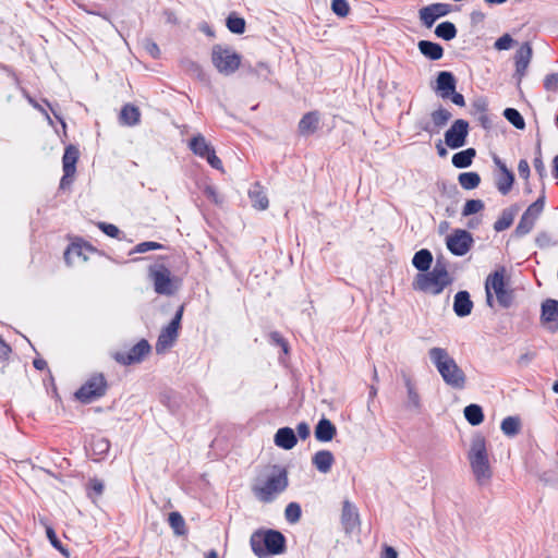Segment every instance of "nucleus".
<instances>
[{"label":"nucleus","mask_w":558,"mask_h":558,"mask_svg":"<svg viewBox=\"0 0 558 558\" xmlns=\"http://www.w3.org/2000/svg\"><path fill=\"white\" fill-rule=\"evenodd\" d=\"M428 355L446 385L457 390L465 388L466 375L446 349L430 348Z\"/></svg>","instance_id":"obj_1"},{"label":"nucleus","mask_w":558,"mask_h":558,"mask_svg":"<svg viewBox=\"0 0 558 558\" xmlns=\"http://www.w3.org/2000/svg\"><path fill=\"white\" fill-rule=\"evenodd\" d=\"M170 256H158L147 268V275L157 294L172 295L182 283V279L171 271Z\"/></svg>","instance_id":"obj_2"},{"label":"nucleus","mask_w":558,"mask_h":558,"mask_svg":"<svg viewBox=\"0 0 558 558\" xmlns=\"http://www.w3.org/2000/svg\"><path fill=\"white\" fill-rule=\"evenodd\" d=\"M452 279L445 264L436 263L430 271L420 272L415 276L412 287L415 291H421L432 295L440 294Z\"/></svg>","instance_id":"obj_3"},{"label":"nucleus","mask_w":558,"mask_h":558,"mask_svg":"<svg viewBox=\"0 0 558 558\" xmlns=\"http://www.w3.org/2000/svg\"><path fill=\"white\" fill-rule=\"evenodd\" d=\"M250 545L258 558H266L282 554L286 548V538L279 531L259 530L251 535Z\"/></svg>","instance_id":"obj_4"},{"label":"nucleus","mask_w":558,"mask_h":558,"mask_svg":"<svg viewBox=\"0 0 558 558\" xmlns=\"http://www.w3.org/2000/svg\"><path fill=\"white\" fill-rule=\"evenodd\" d=\"M486 303L494 306L493 295H496L500 306L508 308L513 302V290L509 288L506 269L504 267L489 274L485 281Z\"/></svg>","instance_id":"obj_5"},{"label":"nucleus","mask_w":558,"mask_h":558,"mask_svg":"<svg viewBox=\"0 0 558 558\" xmlns=\"http://www.w3.org/2000/svg\"><path fill=\"white\" fill-rule=\"evenodd\" d=\"M468 458L473 474L480 484L492 477L493 473L488 460L487 444L484 436L477 435L472 439Z\"/></svg>","instance_id":"obj_6"},{"label":"nucleus","mask_w":558,"mask_h":558,"mask_svg":"<svg viewBox=\"0 0 558 558\" xmlns=\"http://www.w3.org/2000/svg\"><path fill=\"white\" fill-rule=\"evenodd\" d=\"M288 483L286 470H279L268 475L265 481L254 484L252 492L259 501L267 504L286 490Z\"/></svg>","instance_id":"obj_7"},{"label":"nucleus","mask_w":558,"mask_h":558,"mask_svg":"<svg viewBox=\"0 0 558 558\" xmlns=\"http://www.w3.org/2000/svg\"><path fill=\"white\" fill-rule=\"evenodd\" d=\"M108 387L105 375L94 373L75 391L74 397L81 403L88 404L102 398L107 393Z\"/></svg>","instance_id":"obj_8"},{"label":"nucleus","mask_w":558,"mask_h":558,"mask_svg":"<svg viewBox=\"0 0 558 558\" xmlns=\"http://www.w3.org/2000/svg\"><path fill=\"white\" fill-rule=\"evenodd\" d=\"M211 62L223 75L233 74L241 65V56L230 47L215 45L211 49Z\"/></svg>","instance_id":"obj_9"},{"label":"nucleus","mask_w":558,"mask_h":558,"mask_svg":"<svg viewBox=\"0 0 558 558\" xmlns=\"http://www.w3.org/2000/svg\"><path fill=\"white\" fill-rule=\"evenodd\" d=\"M184 312V305H181L174 317L171 322L161 329L157 342H156V351L157 353H162L169 348L173 345L179 336V330L181 328V320Z\"/></svg>","instance_id":"obj_10"},{"label":"nucleus","mask_w":558,"mask_h":558,"mask_svg":"<svg viewBox=\"0 0 558 558\" xmlns=\"http://www.w3.org/2000/svg\"><path fill=\"white\" fill-rule=\"evenodd\" d=\"M189 148L194 155L206 159L214 169L223 170L221 159L216 155L215 148L206 141L204 135L193 136L189 142Z\"/></svg>","instance_id":"obj_11"},{"label":"nucleus","mask_w":558,"mask_h":558,"mask_svg":"<svg viewBox=\"0 0 558 558\" xmlns=\"http://www.w3.org/2000/svg\"><path fill=\"white\" fill-rule=\"evenodd\" d=\"M151 347L146 339H141L129 351H117L113 360L124 366L141 363L149 353Z\"/></svg>","instance_id":"obj_12"},{"label":"nucleus","mask_w":558,"mask_h":558,"mask_svg":"<svg viewBox=\"0 0 558 558\" xmlns=\"http://www.w3.org/2000/svg\"><path fill=\"white\" fill-rule=\"evenodd\" d=\"M80 159V149L73 144H69L64 148L62 156L63 175L60 180V187L65 189L70 186L76 174V163Z\"/></svg>","instance_id":"obj_13"},{"label":"nucleus","mask_w":558,"mask_h":558,"mask_svg":"<svg viewBox=\"0 0 558 558\" xmlns=\"http://www.w3.org/2000/svg\"><path fill=\"white\" fill-rule=\"evenodd\" d=\"M469 134V122L463 119L456 120L445 133V143L456 149L464 146Z\"/></svg>","instance_id":"obj_14"},{"label":"nucleus","mask_w":558,"mask_h":558,"mask_svg":"<svg viewBox=\"0 0 558 558\" xmlns=\"http://www.w3.org/2000/svg\"><path fill=\"white\" fill-rule=\"evenodd\" d=\"M450 12V4L437 2L421 8L418 10V17L422 25H424L427 28H430L438 19L446 16Z\"/></svg>","instance_id":"obj_15"},{"label":"nucleus","mask_w":558,"mask_h":558,"mask_svg":"<svg viewBox=\"0 0 558 558\" xmlns=\"http://www.w3.org/2000/svg\"><path fill=\"white\" fill-rule=\"evenodd\" d=\"M472 242L468 231L458 229L447 238V247L453 255L462 256L470 251Z\"/></svg>","instance_id":"obj_16"},{"label":"nucleus","mask_w":558,"mask_h":558,"mask_svg":"<svg viewBox=\"0 0 558 558\" xmlns=\"http://www.w3.org/2000/svg\"><path fill=\"white\" fill-rule=\"evenodd\" d=\"M494 163L498 169L496 187L500 194L508 195L514 184V174L499 157H494Z\"/></svg>","instance_id":"obj_17"},{"label":"nucleus","mask_w":558,"mask_h":558,"mask_svg":"<svg viewBox=\"0 0 558 558\" xmlns=\"http://www.w3.org/2000/svg\"><path fill=\"white\" fill-rule=\"evenodd\" d=\"M322 116L318 110L304 113L298 123V132L302 137H308L320 129Z\"/></svg>","instance_id":"obj_18"},{"label":"nucleus","mask_w":558,"mask_h":558,"mask_svg":"<svg viewBox=\"0 0 558 558\" xmlns=\"http://www.w3.org/2000/svg\"><path fill=\"white\" fill-rule=\"evenodd\" d=\"M341 524L345 533H352L361 525L357 508L349 500H344L342 504Z\"/></svg>","instance_id":"obj_19"},{"label":"nucleus","mask_w":558,"mask_h":558,"mask_svg":"<svg viewBox=\"0 0 558 558\" xmlns=\"http://www.w3.org/2000/svg\"><path fill=\"white\" fill-rule=\"evenodd\" d=\"M542 323L551 331L558 330V301L547 299L542 304Z\"/></svg>","instance_id":"obj_20"},{"label":"nucleus","mask_w":558,"mask_h":558,"mask_svg":"<svg viewBox=\"0 0 558 558\" xmlns=\"http://www.w3.org/2000/svg\"><path fill=\"white\" fill-rule=\"evenodd\" d=\"M436 90L442 98H448L456 90V78L451 72L441 71L437 75Z\"/></svg>","instance_id":"obj_21"},{"label":"nucleus","mask_w":558,"mask_h":558,"mask_svg":"<svg viewBox=\"0 0 558 558\" xmlns=\"http://www.w3.org/2000/svg\"><path fill=\"white\" fill-rule=\"evenodd\" d=\"M93 247L87 242L82 239H77L72 242L64 252V259L68 264H71L74 257H83V259H87L86 252H92Z\"/></svg>","instance_id":"obj_22"},{"label":"nucleus","mask_w":558,"mask_h":558,"mask_svg":"<svg viewBox=\"0 0 558 558\" xmlns=\"http://www.w3.org/2000/svg\"><path fill=\"white\" fill-rule=\"evenodd\" d=\"M473 302L471 301L468 291H459L454 295L453 311L459 317H464L471 314Z\"/></svg>","instance_id":"obj_23"},{"label":"nucleus","mask_w":558,"mask_h":558,"mask_svg":"<svg viewBox=\"0 0 558 558\" xmlns=\"http://www.w3.org/2000/svg\"><path fill=\"white\" fill-rule=\"evenodd\" d=\"M532 58V48L529 43H524L515 52L514 63L518 74L523 75Z\"/></svg>","instance_id":"obj_24"},{"label":"nucleus","mask_w":558,"mask_h":558,"mask_svg":"<svg viewBox=\"0 0 558 558\" xmlns=\"http://www.w3.org/2000/svg\"><path fill=\"white\" fill-rule=\"evenodd\" d=\"M312 463L320 473L326 474L331 470L335 457L329 450H319L313 456Z\"/></svg>","instance_id":"obj_25"},{"label":"nucleus","mask_w":558,"mask_h":558,"mask_svg":"<svg viewBox=\"0 0 558 558\" xmlns=\"http://www.w3.org/2000/svg\"><path fill=\"white\" fill-rule=\"evenodd\" d=\"M296 442H298V439L294 434V430L290 427H281L275 434L276 446H278L284 450L292 449L296 445Z\"/></svg>","instance_id":"obj_26"},{"label":"nucleus","mask_w":558,"mask_h":558,"mask_svg":"<svg viewBox=\"0 0 558 558\" xmlns=\"http://www.w3.org/2000/svg\"><path fill=\"white\" fill-rule=\"evenodd\" d=\"M337 434L336 426L328 420L322 418L315 427V437L318 441L328 442L333 439Z\"/></svg>","instance_id":"obj_27"},{"label":"nucleus","mask_w":558,"mask_h":558,"mask_svg":"<svg viewBox=\"0 0 558 558\" xmlns=\"http://www.w3.org/2000/svg\"><path fill=\"white\" fill-rule=\"evenodd\" d=\"M417 46L420 52L433 61L439 60L444 56V48L437 43L421 40Z\"/></svg>","instance_id":"obj_28"},{"label":"nucleus","mask_w":558,"mask_h":558,"mask_svg":"<svg viewBox=\"0 0 558 558\" xmlns=\"http://www.w3.org/2000/svg\"><path fill=\"white\" fill-rule=\"evenodd\" d=\"M432 263H433V255L426 248H423V250H420L418 252H416L412 259L413 266L421 272L428 271Z\"/></svg>","instance_id":"obj_29"},{"label":"nucleus","mask_w":558,"mask_h":558,"mask_svg":"<svg viewBox=\"0 0 558 558\" xmlns=\"http://www.w3.org/2000/svg\"><path fill=\"white\" fill-rule=\"evenodd\" d=\"M141 112L134 105L126 104L120 112V120L123 124L135 125L140 122Z\"/></svg>","instance_id":"obj_30"},{"label":"nucleus","mask_w":558,"mask_h":558,"mask_svg":"<svg viewBox=\"0 0 558 558\" xmlns=\"http://www.w3.org/2000/svg\"><path fill=\"white\" fill-rule=\"evenodd\" d=\"M168 523L177 536H184L187 534L185 520L180 512H170L168 515Z\"/></svg>","instance_id":"obj_31"},{"label":"nucleus","mask_w":558,"mask_h":558,"mask_svg":"<svg viewBox=\"0 0 558 558\" xmlns=\"http://www.w3.org/2000/svg\"><path fill=\"white\" fill-rule=\"evenodd\" d=\"M475 155L476 151L474 148H468L465 150L456 153L452 156V165L459 169L468 168L472 165Z\"/></svg>","instance_id":"obj_32"},{"label":"nucleus","mask_w":558,"mask_h":558,"mask_svg":"<svg viewBox=\"0 0 558 558\" xmlns=\"http://www.w3.org/2000/svg\"><path fill=\"white\" fill-rule=\"evenodd\" d=\"M500 428L508 437H513L520 433L521 421L518 416H507L502 420Z\"/></svg>","instance_id":"obj_33"},{"label":"nucleus","mask_w":558,"mask_h":558,"mask_svg":"<svg viewBox=\"0 0 558 558\" xmlns=\"http://www.w3.org/2000/svg\"><path fill=\"white\" fill-rule=\"evenodd\" d=\"M248 196L255 208L264 210L268 207V198L259 184H256L255 187L250 191Z\"/></svg>","instance_id":"obj_34"},{"label":"nucleus","mask_w":558,"mask_h":558,"mask_svg":"<svg viewBox=\"0 0 558 558\" xmlns=\"http://www.w3.org/2000/svg\"><path fill=\"white\" fill-rule=\"evenodd\" d=\"M459 184L464 190H474L481 183V177L477 172H462L458 177Z\"/></svg>","instance_id":"obj_35"},{"label":"nucleus","mask_w":558,"mask_h":558,"mask_svg":"<svg viewBox=\"0 0 558 558\" xmlns=\"http://www.w3.org/2000/svg\"><path fill=\"white\" fill-rule=\"evenodd\" d=\"M451 117V112L442 107L430 113V119L436 130L444 128L450 121Z\"/></svg>","instance_id":"obj_36"},{"label":"nucleus","mask_w":558,"mask_h":558,"mask_svg":"<svg viewBox=\"0 0 558 558\" xmlns=\"http://www.w3.org/2000/svg\"><path fill=\"white\" fill-rule=\"evenodd\" d=\"M464 416L466 421L473 425H480L484 421V413L480 405L470 404L464 409Z\"/></svg>","instance_id":"obj_37"},{"label":"nucleus","mask_w":558,"mask_h":558,"mask_svg":"<svg viewBox=\"0 0 558 558\" xmlns=\"http://www.w3.org/2000/svg\"><path fill=\"white\" fill-rule=\"evenodd\" d=\"M226 25L231 33L241 35L245 32L246 22L238 14L231 13L227 17Z\"/></svg>","instance_id":"obj_38"},{"label":"nucleus","mask_w":558,"mask_h":558,"mask_svg":"<svg viewBox=\"0 0 558 558\" xmlns=\"http://www.w3.org/2000/svg\"><path fill=\"white\" fill-rule=\"evenodd\" d=\"M435 35L445 40H451L457 36V28L451 22H442L435 28Z\"/></svg>","instance_id":"obj_39"},{"label":"nucleus","mask_w":558,"mask_h":558,"mask_svg":"<svg viewBox=\"0 0 558 558\" xmlns=\"http://www.w3.org/2000/svg\"><path fill=\"white\" fill-rule=\"evenodd\" d=\"M545 206V195L542 194L534 203H532L526 210L523 213L525 216L530 217L534 221H536L542 214Z\"/></svg>","instance_id":"obj_40"},{"label":"nucleus","mask_w":558,"mask_h":558,"mask_svg":"<svg viewBox=\"0 0 558 558\" xmlns=\"http://www.w3.org/2000/svg\"><path fill=\"white\" fill-rule=\"evenodd\" d=\"M504 116L514 128L519 130H523L525 128V121L517 109L507 108L504 111Z\"/></svg>","instance_id":"obj_41"},{"label":"nucleus","mask_w":558,"mask_h":558,"mask_svg":"<svg viewBox=\"0 0 558 558\" xmlns=\"http://www.w3.org/2000/svg\"><path fill=\"white\" fill-rule=\"evenodd\" d=\"M46 535L53 548L59 550L64 557H69V550L62 545L52 526L46 525Z\"/></svg>","instance_id":"obj_42"},{"label":"nucleus","mask_w":558,"mask_h":558,"mask_svg":"<svg viewBox=\"0 0 558 558\" xmlns=\"http://www.w3.org/2000/svg\"><path fill=\"white\" fill-rule=\"evenodd\" d=\"M485 205L481 199H469L463 206L462 216L468 217L484 209Z\"/></svg>","instance_id":"obj_43"},{"label":"nucleus","mask_w":558,"mask_h":558,"mask_svg":"<svg viewBox=\"0 0 558 558\" xmlns=\"http://www.w3.org/2000/svg\"><path fill=\"white\" fill-rule=\"evenodd\" d=\"M513 222V214L510 211H502L501 216L495 221L494 229L497 232L507 230Z\"/></svg>","instance_id":"obj_44"},{"label":"nucleus","mask_w":558,"mask_h":558,"mask_svg":"<svg viewBox=\"0 0 558 558\" xmlns=\"http://www.w3.org/2000/svg\"><path fill=\"white\" fill-rule=\"evenodd\" d=\"M301 507L299 504L296 502H290L287 507H286V510H284V514H286V519L290 522V523H295L300 520L301 518Z\"/></svg>","instance_id":"obj_45"},{"label":"nucleus","mask_w":558,"mask_h":558,"mask_svg":"<svg viewBox=\"0 0 558 558\" xmlns=\"http://www.w3.org/2000/svg\"><path fill=\"white\" fill-rule=\"evenodd\" d=\"M331 10L336 15L345 17L350 13V5L347 0H332Z\"/></svg>","instance_id":"obj_46"},{"label":"nucleus","mask_w":558,"mask_h":558,"mask_svg":"<svg viewBox=\"0 0 558 558\" xmlns=\"http://www.w3.org/2000/svg\"><path fill=\"white\" fill-rule=\"evenodd\" d=\"M535 221L523 214L517 226L515 232L519 235L527 234L533 229Z\"/></svg>","instance_id":"obj_47"},{"label":"nucleus","mask_w":558,"mask_h":558,"mask_svg":"<svg viewBox=\"0 0 558 558\" xmlns=\"http://www.w3.org/2000/svg\"><path fill=\"white\" fill-rule=\"evenodd\" d=\"M162 247L163 246L161 243H158L155 241H146V242H142V243H138L137 245H135V247L133 248V252L134 253H146L148 251L160 250Z\"/></svg>","instance_id":"obj_48"},{"label":"nucleus","mask_w":558,"mask_h":558,"mask_svg":"<svg viewBox=\"0 0 558 558\" xmlns=\"http://www.w3.org/2000/svg\"><path fill=\"white\" fill-rule=\"evenodd\" d=\"M204 195L208 201L216 205H220L223 202L222 197L213 185H206L204 187Z\"/></svg>","instance_id":"obj_49"},{"label":"nucleus","mask_w":558,"mask_h":558,"mask_svg":"<svg viewBox=\"0 0 558 558\" xmlns=\"http://www.w3.org/2000/svg\"><path fill=\"white\" fill-rule=\"evenodd\" d=\"M405 387H407V390H408V396H409L410 402L414 407H418L420 405V396H418V392L415 389L414 384L412 383V380L410 378H408L405 380Z\"/></svg>","instance_id":"obj_50"},{"label":"nucleus","mask_w":558,"mask_h":558,"mask_svg":"<svg viewBox=\"0 0 558 558\" xmlns=\"http://www.w3.org/2000/svg\"><path fill=\"white\" fill-rule=\"evenodd\" d=\"M544 88L547 92H553V93L558 90V73H550L545 76Z\"/></svg>","instance_id":"obj_51"},{"label":"nucleus","mask_w":558,"mask_h":558,"mask_svg":"<svg viewBox=\"0 0 558 558\" xmlns=\"http://www.w3.org/2000/svg\"><path fill=\"white\" fill-rule=\"evenodd\" d=\"M512 44V37L509 34H505L495 41L494 47L497 50H508L511 48Z\"/></svg>","instance_id":"obj_52"},{"label":"nucleus","mask_w":558,"mask_h":558,"mask_svg":"<svg viewBox=\"0 0 558 558\" xmlns=\"http://www.w3.org/2000/svg\"><path fill=\"white\" fill-rule=\"evenodd\" d=\"M98 228L110 238H117L120 233L119 228L112 223L99 222Z\"/></svg>","instance_id":"obj_53"},{"label":"nucleus","mask_w":558,"mask_h":558,"mask_svg":"<svg viewBox=\"0 0 558 558\" xmlns=\"http://www.w3.org/2000/svg\"><path fill=\"white\" fill-rule=\"evenodd\" d=\"M533 166L541 178L546 175V168L543 162L541 148L537 149V155L533 160Z\"/></svg>","instance_id":"obj_54"},{"label":"nucleus","mask_w":558,"mask_h":558,"mask_svg":"<svg viewBox=\"0 0 558 558\" xmlns=\"http://www.w3.org/2000/svg\"><path fill=\"white\" fill-rule=\"evenodd\" d=\"M270 339L272 340L274 343L281 347L284 353H288L289 344H288L287 340L283 339L279 332H277V331L271 332Z\"/></svg>","instance_id":"obj_55"},{"label":"nucleus","mask_w":558,"mask_h":558,"mask_svg":"<svg viewBox=\"0 0 558 558\" xmlns=\"http://www.w3.org/2000/svg\"><path fill=\"white\" fill-rule=\"evenodd\" d=\"M88 487H89L90 492L96 496H100L104 492V484L98 478L89 480Z\"/></svg>","instance_id":"obj_56"},{"label":"nucleus","mask_w":558,"mask_h":558,"mask_svg":"<svg viewBox=\"0 0 558 558\" xmlns=\"http://www.w3.org/2000/svg\"><path fill=\"white\" fill-rule=\"evenodd\" d=\"M518 171H519V175L524 179V180H527L529 177H530V165L527 162V160L525 159H521L518 163Z\"/></svg>","instance_id":"obj_57"},{"label":"nucleus","mask_w":558,"mask_h":558,"mask_svg":"<svg viewBox=\"0 0 558 558\" xmlns=\"http://www.w3.org/2000/svg\"><path fill=\"white\" fill-rule=\"evenodd\" d=\"M296 433L301 439L305 440L311 433L310 426L305 422H301L296 425Z\"/></svg>","instance_id":"obj_58"},{"label":"nucleus","mask_w":558,"mask_h":558,"mask_svg":"<svg viewBox=\"0 0 558 558\" xmlns=\"http://www.w3.org/2000/svg\"><path fill=\"white\" fill-rule=\"evenodd\" d=\"M12 352L11 347L0 337V359L8 360Z\"/></svg>","instance_id":"obj_59"},{"label":"nucleus","mask_w":558,"mask_h":558,"mask_svg":"<svg viewBox=\"0 0 558 558\" xmlns=\"http://www.w3.org/2000/svg\"><path fill=\"white\" fill-rule=\"evenodd\" d=\"M454 105L463 107L465 106V100L462 94L457 93L456 90L449 96Z\"/></svg>","instance_id":"obj_60"},{"label":"nucleus","mask_w":558,"mask_h":558,"mask_svg":"<svg viewBox=\"0 0 558 558\" xmlns=\"http://www.w3.org/2000/svg\"><path fill=\"white\" fill-rule=\"evenodd\" d=\"M381 558H398V553L393 547L386 545Z\"/></svg>","instance_id":"obj_61"},{"label":"nucleus","mask_w":558,"mask_h":558,"mask_svg":"<svg viewBox=\"0 0 558 558\" xmlns=\"http://www.w3.org/2000/svg\"><path fill=\"white\" fill-rule=\"evenodd\" d=\"M33 365L38 371H44L47 368V362L43 359H35L33 361Z\"/></svg>","instance_id":"obj_62"},{"label":"nucleus","mask_w":558,"mask_h":558,"mask_svg":"<svg viewBox=\"0 0 558 558\" xmlns=\"http://www.w3.org/2000/svg\"><path fill=\"white\" fill-rule=\"evenodd\" d=\"M147 50L149 51V53L154 57V58H157L160 53V50L158 48V46L155 44V43H150L147 45Z\"/></svg>","instance_id":"obj_63"},{"label":"nucleus","mask_w":558,"mask_h":558,"mask_svg":"<svg viewBox=\"0 0 558 558\" xmlns=\"http://www.w3.org/2000/svg\"><path fill=\"white\" fill-rule=\"evenodd\" d=\"M535 356V353L529 352L525 354H522L519 359L520 363H529L531 360H533Z\"/></svg>","instance_id":"obj_64"}]
</instances>
